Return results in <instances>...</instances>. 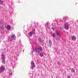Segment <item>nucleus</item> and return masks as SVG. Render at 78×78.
<instances>
[{
    "label": "nucleus",
    "mask_w": 78,
    "mask_h": 78,
    "mask_svg": "<svg viewBox=\"0 0 78 78\" xmlns=\"http://www.w3.org/2000/svg\"><path fill=\"white\" fill-rule=\"evenodd\" d=\"M51 35L53 37H55L56 36V34L55 33L52 34Z\"/></svg>",
    "instance_id": "13"
},
{
    "label": "nucleus",
    "mask_w": 78,
    "mask_h": 78,
    "mask_svg": "<svg viewBox=\"0 0 78 78\" xmlns=\"http://www.w3.org/2000/svg\"><path fill=\"white\" fill-rule=\"evenodd\" d=\"M24 50H25V49H23V51H24Z\"/></svg>",
    "instance_id": "32"
},
{
    "label": "nucleus",
    "mask_w": 78,
    "mask_h": 78,
    "mask_svg": "<svg viewBox=\"0 0 78 78\" xmlns=\"http://www.w3.org/2000/svg\"><path fill=\"white\" fill-rule=\"evenodd\" d=\"M63 19H64L65 20H66V16H65V17H63Z\"/></svg>",
    "instance_id": "19"
},
{
    "label": "nucleus",
    "mask_w": 78,
    "mask_h": 78,
    "mask_svg": "<svg viewBox=\"0 0 78 78\" xmlns=\"http://www.w3.org/2000/svg\"><path fill=\"white\" fill-rule=\"evenodd\" d=\"M3 3V2L2 1V0H0V5H2Z\"/></svg>",
    "instance_id": "17"
},
{
    "label": "nucleus",
    "mask_w": 78,
    "mask_h": 78,
    "mask_svg": "<svg viewBox=\"0 0 78 78\" xmlns=\"http://www.w3.org/2000/svg\"><path fill=\"white\" fill-rule=\"evenodd\" d=\"M34 49L35 51L36 52H37V50H38V48L35 47Z\"/></svg>",
    "instance_id": "12"
},
{
    "label": "nucleus",
    "mask_w": 78,
    "mask_h": 78,
    "mask_svg": "<svg viewBox=\"0 0 78 78\" xmlns=\"http://www.w3.org/2000/svg\"><path fill=\"white\" fill-rule=\"evenodd\" d=\"M40 56L41 57H42L43 56H44V54L42 53H41L40 54Z\"/></svg>",
    "instance_id": "15"
},
{
    "label": "nucleus",
    "mask_w": 78,
    "mask_h": 78,
    "mask_svg": "<svg viewBox=\"0 0 78 78\" xmlns=\"http://www.w3.org/2000/svg\"><path fill=\"white\" fill-rule=\"evenodd\" d=\"M11 38L12 39H16V37L15 34H14L11 36Z\"/></svg>",
    "instance_id": "8"
},
{
    "label": "nucleus",
    "mask_w": 78,
    "mask_h": 78,
    "mask_svg": "<svg viewBox=\"0 0 78 78\" xmlns=\"http://www.w3.org/2000/svg\"><path fill=\"white\" fill-rule=\"evenodd\" d=\"M5 68L3 66H1L0 68V73H2L5 71Z\"/></svg>",
    "instance_id": "4"
},
{
    "label": "nucleus",
    "mask_w": 78,
    "mask_h": 78,
    "mask_svg": "<svg viewBox=\"0 0 78 78\" xmlns=\"http://www.w3.org/2000/svg\"><path fill=\"white\" fill-rule=\"evenodd\" d=\"M35 67H36V66L34 64V62L33 61H32L31 62V67H30V69H31L32 70H33Z\"/></svg>",
    "instance_id": "2"
},
{
    "label": "nucleus",
    "mask_w": 78,
    "mask_h": 78,
    "mask_svg": "<svg viewBox=\"0 0 78 78\" xmlns=\"http://www.w3.org/2000/svg\"><path fill=\"white\" fill-rule=\"evenodd\" d=\"M0 28L2 30H3L4 29V27H3V24L2 22L0 23Z\"/></svg>",
    "instance_id": "7"
},
{
    "label": "nucleus",
    "mask_w": 78,
    "mask_h": 78,
    "mask_svg": "<svg viewBox=\"0 0 78 78\" xmlns=\"http://www.w3.org/2000/svg\"><path fill=\"white\" fill-rule=\"evenodd\" d=\"M32 52H33V51Z\"/></svg>",
    "instance_id": "35"
},
{
    "label": "nucleus",
    "mask_w": 78,
    "mask_h": 78,
    "mask_svg": "<svg viewBox=\"0 0 78 78\" xmlns=\"http://www.w3.org/2000/svg\"><path fill=\"white\" fill-rule=\"evenodd\" d=\"M71 38L72 39H76V37L74 36H72Z\"/></svg>",
    "instance_id": "14"
},
{
    "label": "nucleus",
    "mask_w": 78,
    "mask_h": 78,
    "mask_svg": "<svg viewBox=\"0 0 78 78\" xmlns=\"http://www.w3.org/2000/svg\"><path fill=\"white\" fill-rule=\"evenodd\" d=\"M46 25L48 28V23H47Z\"/></svg>",
    "instance_id": "21"
},
{
    "label": "nucleus",
    "mask_w": 78,
    "mask_h": 78,
    "mask_svg": "<svg viewBox=\"0 0 78 78\" xmlns=\"http://www.w3.org/2000/svg\"><path fill=\"white\" fill-rule=\"evenodd\" d=\"M38 51L39 50H40V51H42V47H41V46L39 47L38 48Z\"/></svg>",
    "instance_id": "11"
},
{
    "label": "nucleus",
    "mask_w": 78,
    "mask_h": 78,
    "mask_svg": "<svg viewBox=\"0 0 78 78\" xmlns=\"http://www.w3.org/2000/svg\"><path fill=\"white\" fill-rule=\"evenodd\" d=\"M2 58V63H3L4 64H6V62H5V58L6 56L4 55V54H2L1 55Z\"/></svg>",
    "instance_id": "1"
},
{
    "label": "nucleus",
    "mask_w": 78,
    "mask_h": 78,
    "mask_svg": "<svg viewBox=\"0 0 78 78\" xmlns=\"http://www.w3.org/2000/svg\"><path fill=\"white\" fill-rule=\"evenodd\" d=\"M73 41H76V39H72Z\"/></svg>",
    "instance_id": "29"
},
{
    "label": "nucleus",
    "mask_w": 78,
    "mask_h": 78,
    "mask_svg": "<svg viewBox=\"0 0 78 78\" xmlns=\"http://www.w3.org/2000/svg\"><path fill=\"white\" fill-rule=\"evenodd\" d=\"M11 27L10 26L8 25L7 26L6 28L7 30H11Z\"/></svg>",
    "instance_id": "10"
},
{
    "label": "nucleus",
    "mask_w": 78,
    "mask_h": 78,
    "mask_svg": "<svg viewBox=\"0 0 78 78\" xmlns=\"http://www.w3.org/2000/svg\"><path fill=\"white\" fill-rule=\"evenodd\" d=\"M18 56H19V54H18Z\"/></svg>",
    "instance_id": "34"
},
{
    "label": "nucleus",
    "mask_w": 78,
    "mask_h": 78,
    "mask_svg": "<svg viewBox=\"0 0 78 78\" xmlns=\"http://www.w3.org/2000/svg\"><path fill=\"white\" fill-rule=\"evenodd\" d=\"M69 24L68 23H66L65 24L64 27L66 30H69Z\"/></svg>",
    "instance_id": "6"
},
{
    "label": "nucleus",
    "mask_w": 78,
    "mask_h": 78,
    "mask_svg": "<svg viewBox=\"0 0 78 78\" xmlns=\"http://www.w3.org/2000/svg\"><path fill=\"white\" fill-rule=\"evenodd\" d=\"M9 0H7L6 2H9Z\"/></svg>",
    "instance_id": "25"
},
{
    "label": "nucleus",
    "mask_w": 78,
    "mask_h": 78,
    "mask_svg": "<svg viewBox=\"0 0 78 78\" xmlns=\"http://www.w3.org/2000/svg\"><path fill=\"white\" fill-rule=\"evenodd\" d=\"M8 41H9L10 42H12V40L9 39L8 40Z\"/></svg>",
    "instance_id": "18"
},
{
    "label": "nucleus",
    "mask_w": 78,
    "mask_h": 78,
    "mask_svg": "<svg viewBox=\"0 0 78 78\" xmlns=\"http://www.w3.org/2000/svg\"><path fill=\"white\" fill-rule=\"evenodd\" d=\"M52 26H53V23H52Z\"/></svg>",
    "instance_id": "33"
},
{
    "label": "nucleus",
    "mask_w": 78,
    "mask_h": 78,
    "mask_svg": "<svg viewBox=\"0 0 78 78\" xmlns=\"http://www.w3.org/2000/svg\"><path fill=\"white\" fill-rule=\"evenodd\" d=\"M58 51V49H56L55 51H56V52H57L58 53L59 52H58V51Z\"/></svg>",
    "instance_id": "24"
},
{
    "label": "nucleus",
    "mask_w": 78,
    "mask_h": 78,
    "mask_svg": "<svg viewBox=\"0 0 78 78\" xmlns=\"http://www.w3.org/2000/svg\"><path fill=\"white\" fill-rule=\"evenodd\" d=\"M19 35H18V36H20V35H20V34L19 33Z\"/></svg>",
    "instance_id": "26"
},
{
    "label": "nucleus",
    "mask_w": 78,
    "mask_h": 78,
    "mask_svg": "<svg viewBox=\"0 0 78 78\" xmlns=\"http://www.w3.org/2000/svg\"><path fill=\"white\" fill-rule=\"evenodd\" d=\"M41 40H41V39H39V41H41Z\"/></svg>",
    "instance_id": "31"
},
{
    "label": "nucleus",
    "mask_w": 78,
    "mask_h": 78,
    "mask_svg": "<svg viewBox=\"0 0 78 78\" xmlns=\"http://www.w3.org/2000/svg\"><path fill=\"white\" fill-rule=\"evenodd\" d=\"M38 39H42V38H41V37H40Z\"/></svg>",
    "instance_id": "28"
},
{
    "label": "nucleus",
    "mask_w": 78,
    "mask_h": 78,
    "mask_svg": "<svg viewBox=\"0 0 78 78\" xmlns=\"http://www.w3.org/2000/svg\"><path fill=\"white\" fill-rule=\"evenodd\" d=\"M60 29H61V30H63V29L62 28V27H60Z\"/></svg>",
    "instance_id": "23"
},
{
    "label": "nucleus",
    "mask_w": 78,
    "mask_h": 78,
    "mask_svg": "<svg viewBox=\"0 0 78 78\" xmlns=\"http://www.w3.org/2000/svg\"><path fill=\"white\" fill-rule=\"evenodd\" d=\"M57 63H58V65H60V64H60V62H58Z\"/></svg>",
    "instance_id": "22"
},
{
    "label": "nucleus",
    "mask_w": 78,
    "mask_h": 78,
    "mask_svg": "<svg viewBox=\"0 0 78 78\" xmlns=\"http://www.w3.org/2000/svg\"><path fill=\"white\" fill-rule=\"evenodd\" d=\"M52 29L53 30V31H54V28H53L52 27Z\"/></svg>",
    "instance_id": "30"
},
{
    "label": "nucleus",
    "mask_w": 78,
    "mask_h": 78,
    "mask_svg": "<svg viewBox=\"0 0 78 78\" xmlns=\"http://www.w3.org/2000/svg\"><path fill=\"white\" fill-rule=\"evenodd\" d=\"M48 45H49V47H51L52 46V42L50 40H49V41Z\"/></svg>",
    "instance_id": "9"
},
{
    "label": "nucleus",
    "mask_w": 78,
    "mask_h": 78,
    "mask_svg": "<svg viewBox=\"0 0 78 78\" xmlns=\"http://www.w3.org/2000/svg\"><path fill=\"white\" fill-rule=\"evenodd\" d=\"M35 34V30L34 29L32 31L30 32L29 33V35L30 37L32 36V35H34Z\"/></svg>",
    "instance_id": "3"
},
{
    "label": "nucleus",
    "mask_w": 78,
    "mask_h": 78,
    "mask_svg": "<svg viewBox=\"0 0 78 78\" xmlns=\"http://www.w3.org/2000/svg\"><path fill=\"white\" fill-rule=\"evenodd\" d=\"M13 6V3L12 2H11V7L12 8Z\"/></svg>",
    "instance_id": "20"
},
{
    "label": "nucleus",
    "mask_w": 78,
    "mask_h": 78,
    "mask_svg": "<svg viewBox=\"0 0 78 78\" xmlns=\"http://www.w3.org/2000/svg\"><path fill=\"white\" fill-rule=\"evenodd\" d=\"M71 70H72V72H75V69H74L73 68H72Z\"/></svg>",
    "instance_id": "16"
},
{
    "label": "nucleus",
    "mask_w": 78,
    "mask_h": 78,
    "mask_svg": "<svg viewBox=\"0 0 78 78\" xmlns=\"http://www.w3.org/2000/svg\"><path fill=\"white\" fill-rule=\"evenodd\" d=\"M9 75H12V73H10Z\"/></svg>",
    "instance_id": "27"
},
{
    "label": "nucleus",
    "mask_w": 78,
    "mask_h": 78,
    "mask_svg": "<svg viewBox=\"0 0 78 78\" xmlns=\"http://www.w3.org/2000/svg\"><path fill=\"white\" fill-rule=\"evenodd\" d=\"M56 34L57 35V39H59L60 37H61V34L59 33V32L58 31H56Z\"/></svg>",
    "instance_id": "5"
}]
</instances>
